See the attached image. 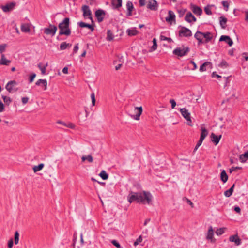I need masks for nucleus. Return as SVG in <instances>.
<instances>
[{
  "label": "nucleus",
  "mask_w": 248,
  "mask_h": 248,
  "mask_svg": "<svg viewBox=\"0 0 248 248\" xmlns=\"http://www.w3.org/2000/svg\"><path fill=\"white\" fill-rule=\"evenodd\" d=\"M91 97L92 99V104L93 106H94L95 104V94L93 93L91 95Z\"/></svg>",
  "instance_id": "864d4df0"
},
{
  "label": "nucleus",
  "mask_w": 248,
  "mask_h": 248,
  "mask_svg": "<svg viewBox=\"0 0 248 248\" xmlns=\"http://www.w3.org/2000/svg\"><path fill=\"white\" fill-rule=\"evenodd\" d=\"M220 179L224 183H226L228 179V176L224 170H221L220 173Z\"/></svg>",
  "instance_id": "cd10ccee"
},
{
  "label": "nucleus",
  "mask_w": 248,
  "mask_h": 248,
  "mask_svg": "<svg viewBox=\"0 0 248 248\" xmlns=\"http://www.w3.org/2000/svg\"><path fill=\"white\" fill-rule=\"evenodd\" d=\"M129 203L136 202L138 203L143 204H152L153 196L149 191H143L142 192H135L130 191L127 196Z\"/></svg>",
  "instance_id": "f257e3e1"
},
{
  "label": "nucleus",
  "mask_w": 248,
  "mask_h": 248,
  "mask_svg": "<svg viewBox=\"0 0 248 248\" xmlns=\"http://www.w3.org/2000/svg\"><path fill=\"white\" fill-rule=\"evenodd\" d=\"M16 84V82L15 80L10 81L6 85L5 88L9 93H14L18 90V89L15 87Z\"/></svg>",
  "instance_id": "39448f33"
},
{
  "label": "nucleus",
  "mask_w": 248,
  "mask_h": 248,
  "mask_svg": "<svg viewBox=\"0 0 248 248\" xmlns=\"http://www.w3.org/2000/svg\"><path fill=\"white\" fill-rule=\"evenodd\" d=\"M57 31V27L56 26L52 24H49L48 28L44 29V32L46 35H50L53 36Z\"/></svg>",
  "instance_id": "20e7f679"
},
{
  "label": "nucleus",
  "mask_w": 248,
  "mask_h": 248,
  "mask_svg": "<svg viewBox=\"0 0 248 248\" xmlns=\"http://www.w3.org/2000/svg\"><path fill=\"white\" fill-rule=\"evenodd\" d=\"M36 76V75L35 73H32L30 76L29 79V83H32L34 79L35 78Z\"/></svg>",
  "instance_id": "09e8293b"
},
{
  "label": "nucleus",
  "mask_w": 248,
  "mask_h": 248,
  "mask_svg": "<svg viewBox=\"0 0 248 248\" xmlns=\"http://www.w3.org/2000/svg\"><path fill=\"white\" fill-rule=\"evenodd\" d=\"M212 68V64L210 62H204L200 67V71L203 72L206 71L207 69H211Z\"/></svg>",
  "instance_id": "ddd939ff"
},
{
  "label": "nucleus",
  "mask_w": 248,
  "mask_h": 248,
  "mask_svg": "<svg viewBox=\"0 0 248 248\" xmlns=\"http://www.w3.org/2000/svg\"><path fill=\"white\" fill-rule=\"evenodd\" d=\"M180 111L184 118L187 121L188 124L191 126L192 124H190L192 123L190 117V113L188 112V110L185 108H180Z\"/></svg>",
  "instance_id": "6e6552de"
},
{
  "label": "nucleus",
  "mask_w": 248,
  "mask_h": 248,
  "mask_svg": "<svg viewBox=\"0 0 248 248\" xmlns=\"http://www.w3.org/2000/svg\"><path fill=\"white\" fill-rule=\"evenodd\" d=\"M79 49L78 44H77L75 45L73 49V54L76 53Z\"/></svg>",
  "instance_id": "bf43d9fd"
},
{
  "label": "nucleus",
  "mask_w": 248,
  "mask_h": 248,
  "mask_svg": "<svg viewBox=\"0 0 248 248\" xmlns=\"http://www.w3.org/2000/svg\"><path fill=\"white\" fill-rule=\"evenodd\" d=\"M13 246V240L12 239H11L8 241V248H12Z\"/></svg>",
  "instance_id": "052dcab7"
},
{
  "label": "nucleus",
  "mask_w": 248,
  "mask_h": 248,
  "mask_svg": "<svg viewBox=\"0 0 248 248\" xmlns=\"http://www.w3.org/2000/svg\"><path fill=\"white\" fill-rule=\"evenodd\" d=\"M19 233L18 231H16L14 234V240L15 244H17L19 242Z\"/></svg>",
  "instance_id": "37998d69"
},
{
  "label": "nucleus",
  "mask_w": 248,
  "mask_h": 248,
  "mask_svg": "<svg viewBox=\"0 0 248 248\" xmlns=\"http://www.w3.org/2000/svg\"><path fill=\"white\" fill-rule=\"evenodd\" d=\"M111 243L116 248H121V246L120 244L119 243V242L117 241H116L115 240H113L111 241Z\"/></svg>",
  "instance_id": "3c124183"
},
{
  "label": "nucleus",
  "mask_w": 248,
  "mask_h": 248,
  "mask_svg": "<svg viewBox=\"0 0 248 248\" xmlns=\"http://www.w3.org/2000/svg\"><path fill=\"white\" fill-rule=\"evenodd\" d=\"M21 30L23 32H28L30 31V28L28 24H22L21 26Z\"/></svg>",
  "instance_id": "473e14b6"
},
{
  "label": "nucleus",
  "mask_w": 248,
  "mask_h": 248,
  "mask_svg": "<svg viewBox=\"0 0 248 248\" xmlns=\"http://www.w3.org/2000/svg\"><path fill=\"white\" fill-rule=\"evenodd\" d=\"M106 15L105 11L102 9H98L95 12V16L98 22H102Z\"/></svg>",
  "instance_id": "1a4fd4ad"
},
{
  "label": "nucleus",
  "mask_w": 248,
  "mask_h": 248,
  "mask_svg": "<svg viewBox=\"0 0 248 248\" xmlns=\"http://www.w3.org/2000/svg\"><path fill=\"white\" fill-rule=\"evenodd\" d=\"M212 77H217V78H221V76L217 74L216 72H213L212 74Z\"/></svg>",
  "instance_id": "0e129e2a"
},
{
  "label": "nucleus",
  "mask_w": 248,
  "mask_h": 248,
  "mask_svg": "<svg viewBox=\"0 0 248 248\" xmlns=\"http://www.w3.org/2000/svg\"><path fill=\"white\" fill-rule=\"evenodd\" d=\"M81 159L82 161L83 162L86 160H87L90 163H92L93 161V158L91 155H88V156H83Z\"/></svg>",
  "instance_id": "58836bf2"
},
{
  "label": "nucleus",
  "mask_w": 248,
  "mask_h": 248,
  "mask_svg": "<svg viewBox=\"0 0 248 248\" xmlns=\"http://www.w3.org/2000/svg\"><path fill=\"white\" fill-rule=\"evenodd\" d=\"M166 21L169 23H171L172 21H175V15L174 13L169 10L168 12V16L165 18Z\"/></svg>",
  "instance_id": "4468645a"
},
{
  "label": "nucleus",
  "mask_w": 248,
  "mask_h": 248,
  "mask_svg": "<svg viewBox=\"0 0 248 248\" xmlns=\"http://www.w3.org/2000/svg\"><path fill=\"white\" fill-rule=\"evenodd\" d=\"M185 20L188 23H191L192 21L196 22L197 19L190 12H188L185 16Z\"/></svg>",
  "instance_id": "a211bd4d"
},
{
  "label": "nucleus",
  "mask_w": 248,
  "mask_h": 248,
  "mask_svg": "<svg viewBox=\"0 0 248 248\" xmlns=\"http://www.w3.org/2000/svg\"><path fill=\"white\" fill-rule=\"evenodd\" d=\"M190 49L188 46L184 47L183 48L181 47H177L173 51V53L179 57H183L186 55L189 51Z\"/></svg>",
  "instance_id": "7ed1b4c3"
},
{
  "label": "nucleus",
  "mask_w": 248,
  "mask_h": 248,
  "mask_svg": "<svg viewBox=\"0 0 248 248\" xmlns=\"http://www.w3.org/2000/svg\"><path fill=\"white\" fill-rule=\"evenodd\" d=\"M157 44H154L151 48L150 51H153L157 49Z\"/></svg>",
  "instance_id": "e2e57ef3"
},
{
  "label": "nucleus",
  "mask_w": 248,
  "mask_h": 248,
  "mask_svg": "<svg viewBox=\"0 0 248 248\" xmlns=\"http://www.w3.org/2000/svg\"><path fill=\"white\" fill-rule=\"evenodd\" d=\"M221 3H222V5L223 6V7L224 8H226L225 9V11H227L228 10L229 6V3H228V2L227 1H222L221 2Z\"/></svg>",
  "instance_id": "49530a36"
},
{
  "label": "nucleus",
  "mask_w": 248,
  "mask_h": 248,
  "mask_svg": "<svg viewBox=\"0 0 248 248\" xmlns=\"http://www.w3.org/2000/svg\"><path fill=\"white\" fill-rule=\"evenodd\" d=\"M229 241L232 242H234L236 246L241 245L242 243L241 239L239 238L237 234L230 236Z\"/></svg>",
  "instance_id": "2eb2a0df"
},
{
  "label": "nucleus",
  "mask_w": 248,
  "mask_h": 248,
  "mask_svg": "<svg viewBox=\"0 0 248 248\" xmlns=\"http://www.w3.org/2000/svg\"><path fill=\"white\" fill-rule=\"evenodd\" d=\"M235 184H233L232 186L228 190L224 192V195L226 197H230L233 193Z\"/></svg>",
  "instance_id": "bb28decb"
},
{
  "label": "nucleus",
  "mask_w": 248,
  "mask_h": 248,
  "mask_svg": "<svg viewBox=\"0 0 248 248\" xmlns=\"http://www.w3.org/2000/svg\"><path fill=\"white\" fill-rule=\"evenodd\" d=\"M210 5H208L207 6L204 7V11L208 15H211L212 14V12L210 9Z\"/></svg>",
  "instance_id": "c03bdc74"
},
{
  "label": "nucleus",
  "mask_w": 248,
  "mask_h": 248,
  "mask_svg": "<svg viewBox=\"0 0 248 248\" xmlns=\"http://www.w3.org/2000/svg\"><path fill=\"white\" fill-rule=\"evenodd\" d=\"M219 66L220 67H227L228 66V63L225 60H222L220 63L219 64Z\"/></svg>",
  "instance_id": "603ef678"
},
{
  "label": "nucleus",
  "mask_w": 248,
  "mask_h": 248,
  "mask_svg": "<svg viewBox=\"0 0 248 248\" xmlns=\"http://www.w3.org/2000/svg\"><path fill=\"white\" fill-rule=\"evenodd\" d=\"M11 62V61L7 60L4 54L1 56V59L0 60V64L3 65H8Z\"/></svg>",
  "instance_id": "393cba45"
},
{
  "label": "nucleus",
  "mask_w": 248,
  "mask_h": 248,
  "mask_svg": "<svg viewBox=\"0 0 248 248\" xmlns=\"http://www.w3.org/2000/svg\"><path fill=\"white\" fill-rule=\"evenodd\" d=\"M219 41H224L227 43L229 46H232L233 43L232 39L229 36L227 35H221L219 38Z\"/></svg>",
  "instance_id": "dca6fc26"
},
{
  "label": "nucleus",
  "mask_w": 248,
  "mask_h": 248,
  "mask_svg": "<svg viewBox=\"0 0 248 248\" xmlns=\"http://www.w3.org/2000/svg\"><path fill=\"white\" fill-rule=\"evenodd\" d=\"M227 22V18L224 16H221L219 17V23L222 29H225L226 27V23Z\"/></svg>",
  "instance_id": "a878e982"
},
{
  "label": "nucleus",
  "mask_w": 248,
  "mask_h": 248,
  "mask_svg": "<svg viewBox=\"0 0 248 248\" xmlns=\"http://www.w3.org/2000/svg\"><path fill=\"white\" fill-rule=\"evenodd\" d=\"M142 237L140 235L138 237V238L136 240V241L134 242V245L135 246H137L140 242H142Z\"/></svg>",
  "instance_id": "8fccbe9b"
},
{
  "label": "nucleus",
  "mask_w": 248,
  "mask_h": 248,
  "mask_svg": "<svg viewBox=\"0 0 248 248\" xmlns=\"http://www.w3.org/2000/svg\"><path fill=\"white\" fill-rule=\"evenodd\" d=\"M99 175L104 180H107L108 178V175L107 174V173L104 170H102L101 171V172L100 173V174H99Z\"/></svg>",
  "instance_id": "c9c22d12"
},
{
  "label": "nucleus",
  "mask_w": 248,
  "mask_h": 248,
  "mask_svg": "<svg viewBox=\"0 0 248 248\" xmlns=\"http://www.w3.org/2000/svg\"><path fill=\"white\" fill-rule=\"evenodd\" d=\"M16 3L15 2H12L6 4L5 5H1V8L4 12H8L12 10L15 6Z\"/></svg>",
  "instance_id": "f8f14e48"
},
{
  "label": "nucleus",
  "mask_w": 248,
  "mask_h": 248,
  "mask_svg": "<svg viewBox=\"0 0 248 248\" xmlns=\"http://www.w3.org/2000/svg\"><path fill=\"white\" fill-rule=\"evenodd\" d=\"M186 11V9H184V10L182 9V10H178V12L179 13V16L180 17H182L184 16V15L185 14Z\"/></svg>",
  "instance_id": "5fc2aeb1"
},
{
  "label": "nucleus",
  "mask_w": 248,
  "mask_h": 248,
  "mask_svg": "<svg viewBox=\"0 0 248 248\" xmlns=\"http://www.w3.org/2000/svg\"><path fill=\"white\" fill-rule=\"evenodd\" d=\"M66 127L70 128L71 129H74L75 127V125L72 123H68L67 124H66Z\"/></svg>",
  "instance_id": "13d9d810"
},
{
  "label": "nucleus",
  "mask_w": 248,
  "mask_h": 248,
  "mask_svg": "<svg viewBox=\"0 0 248 248\" xmlns=\"http://www.w3.org/2000/svg\"><path fill=\"white\" fill-rule=\"evenodd\" d=\"M170 103L171 104V108H174L176 105L175 101L174 99H170Z\"/></svg>",
  "instance_id": "6e6d98bb"
},
{
  "label": "nucleus",
  "mask_w": 248,
  "mask_h": 248,
  "mask_svg": "<svg viewBox=\"0 0 248 248\" xmlns=\"http://www.w3.org/2000/svg\"><path fill=\"white\" fill-rule=\"evenodd\" d=\"M234 210L238 214H240L241 213V209L239 206H234Z\"/></svg>",
  "instance_id": "69168bd1"
},
{
  "label": "nucleus",
  "mask_w": 248,
  "mask_h": 248,
  "mask_svg": "<svg viewBox=\"0 0 248 248\" xmlns=\"http://www.w3.org/2000/svg\"><path fill=\"white\" fill-rule=\"evenodd\" d=\"M202 32H201L200 31H197V32L194 34V37L197 40L198 39H203V35H202Z\"/></svg>",
  "instance_id": "4c0bfd02"
},
{
  "label": "nucleus",
  "mask_w": 248,
  "mask_h": 248,
  "mask_svg": "<svg viewBox=\"0 0 248 248\" xmlns=\"http://www.w3.org/2000/svg\"><path fill=\"white\" fill-rule=\"evenodd\" d=\"M180 27L181 28V29L179 31V37H189L192 36V32L190 30L185 27L180 26Z\"/></svg>",
  "instance_id": "423d86ee"
},
{
  "label": "nucleus",
  "mask_w": 248,
  "mask_h": 248,
  "mask_svg": "<svg viewBox=\"0 0 248 248\" xmlns=\"http://www.w3.org/2000/svg\"><path fill=\"white\" fill-rule=\"evenodd\" d=\"M71 44L69 43H66V42H62L61 44L60 48L61 50H64L65 49L67 46H71Z\"/></svg>",
  "instance_id": "ea45409f"
},
{
  "label": "nucleus",
  "mask_w": 248,
  "mask_h": 248,
  "mask_svg": "<svg viewBox=\"0 0 248 248\" xmlns=\"http://www.w3.org/2000/svg\"><path fill=\"white\" fill-rule=\"evenodd\" d=\"M29 101V98L28 97H24L22 98V102L23 104H26Z\"/></svg>",
  "instance_id": "680f3d73"
},
{
  "label": "nucleus",
  "mask_w": 248,
  "mask_h": 248,
  "mask_svg": "<svg viewBox=\"0 0 248 248\" xmlns=\"http://www.w3.org/2000/svg\"><path fill=\"white\" fill-rule=\"evenodd\" d=\"M1 97L6 105L9 106L12 102V99L9 97L2 95Z\"/></svg>",
  "instance_id": "2f4dec72"
},
{
  "label": "nucleus",
  "mask_w": 248,
  "mask_h": 248,
  "mask_svg": "<svg viewBox=\"0 0 248 248\" xmlns=\"http://www.w3.org/2000/svg\"><path fill=\"white\" fill-rule=\"evenodd\" d=\"M214 236V230L212 227L210 226L206 236V239L207 240H210L211 242H214L215 240L213 239Z\"/></svg>",
  "instance_id": "6ab92c4d"
},
{
  "label": "nucleus",
  "mask_w": 248,
  "mask_h": 248,
  "mask_svg": "<svg viewBox=\"0 0 248 248\" xmlns=\"http://www.w3.org/2000/svg\"><path fill=\"white\" fill-rule=\"evenodd\" d=\"M114 38V35L110 30H107V35L106 39L108 41H111L113 40Z\"/></svg>",
  "instance_id": "72a5a7b5"
},
{
  "label": "nucleus",
  "mask_w": 248,
  "mask_h": 248,
  "mask_svg": "<svg viewBox=\"0 0 248 248\" xmlns=\"http://www.w3.org/2000/svg\"><path fill=\"white\" fill-rule=\"evenodd\" d=\"M160 39L161 40L167 41L169 42H171L172 41V40L171 38H168L163 35L160 36Z\"/></svg>",
  "instance_id": "de8ad7c7"
},
{
  "label": "nucleus",
  "mask_w": 248,
  "mask_h": 248,
  "mask_svg": "<svg viewBox=\"0 0 248 248\" xmlns=\"http://www.w3.org/2000/svg\"><path fill=\"white\" fill-rule=\"evenodd\" d=\"M241 169L242 167H232L231 169H230V172L232 173L233 171Z\"/></svg>",
  "instance_id": "4d7b16f0"
},
{
  "label": "nucleus",
  "mask_w": 248,
  "mask_h": 248,
  "mask_svg": "<svg viewBox=\"0 0 248 248\" xmlns=\"http://www.w3.org/2000/svg\"><path fill=\"white\" fill-rule=\"evenodd\" d=\"M41 84H42L44 86V90H46L47 89V81L46 79H39L36 83L35 84L37 86H40Z\"/></svg>",
  "instance_id": "c756f323"
},
{
  "label": "nucleus",
  "mask_w": 248,
  "mask_h": 248,
  "mask_svg": "<svg viewBox=\"0 0 248 248\" xmlns=\"http://www.w3.org/2000/svg\"><path fill=\"white\" fill-rule=\"evenodd\" d=\"M248 158V157L247 155H245V153L243 154H241L239 156L240 161L242 163H245L246 162L247 159Z\"/></svg>",
  "instance_id": "79ce46f5"
},
{
  "label": "nucleus",
  "mask_w": 248,
  "mask_h": 248,
  "mask_svg": "<svg viewBox=\"0 0 248 248\" xmlns=\"http://www.w3.org/2000/svg\"><path fill=\"white\" fill-rule=\"evenodd\" d=\"M69 26L70 19L68 17H65L58 25L60 30L59 35L69 36L71 33Z\"/></svg>",
  "instance_id": "f03ea898"
},
{
  "label": "nucleus",
  "mask_w": 248,
  "mask_h": 248,
  "mask_svg": "<svg viewBox=\"0 0 248 248\" xmlns=\"http://www.w3.org/2000/svg\"><path fill=\"white\" fill-rule=\"evenodd\" d=\"M78 25L79 27H80L81 28H88L89 29H90L91 30V31L92 32H93L94 31V30L93 25L90 24H88V23H85V22H82V21H80V22H78Z\"/></svg>",
  "instance_id": "aec40b11"
},
{
  "label": "nucleus",
  "mask_w": 248,
  "mask_h": 248,
  "mask_svg": "<svg viewBox=\"0 0 248 248\" xmlns=\"http://www.w3.org/2000/svg\"><path fill=\"white\" fill-rule=\"evenodd\" d=\"M146 0H139V5L140 7H142L145 5Z\"/></svg>",
  "instance_id": "338daca9"
},
{
  "label": "nucleus",
  "mask_w": 248,
  "mask_h": 248,
  "mask_svg": "<svg viewBox=\"0 0 248 248\" xmlns=\"http://www.w3.org/2000/svg\"><path fill=\"white\" fill-rule=\"evenodd\" d=\"M126 5L127 9V16H131L132 15V12L134 8L133 3L131 1H128Z\"/></svg>",
  "instance_id": "412c9836"
},
{
  "label": "nucleus",
  "mask_w": 248,
  "mask_h": 248,
  "mask_svg": "<svg viewBox=\"0 0 248 248\" xmlns=\"http://www.w3.org/2000/svg\"><path fill=\"white\" fill-rule=\"evenodd\" d=\"M143 111L142 107H136L134 108V113L133 114H130L131 117L136 120H139L140 116L142 114Z\"/></svg>",
  "instance_id": "0eeeda50"
},
{
  "label": "nucleus",
  "mask_w": 248,
  "mask_h": 248,
  "mask_svg": "<svg viewBox=\"0 0 248 248\" xmlns=\"http://www.w3.org/2000/svg\"><path fill=\"white\" fill-rule=\"evenodd\" d=\"M208 132L207 130L205 127H202L201 128V133L200 135V138L201 140H204L205 137L207 136Z\"/></svg>",
  "instance_id": "c85d7f7f"
},
{
  "label": "nucleus",
  "mask_w": 248,
  "mask_h": 248,
  "mask_svg": "<svg viewBox=\"0 0 248 248\" xmlns=\"http://www.w3.org/2000/svg\"><path fill=\"white\" fill-rule=\"evenodd\" d=\"M221 137V135L217 136L214 133H212L210 135L211 140L215 145H217L219 143Z\"/></svg>",
  "instance_id": "f3484780"
},
{
  "label": "nucleus",
  "mask_w": 248,
  "mask_h": 248,
  "mask_svg": "<svg viewBox=\"0 0 248 248\" xmlns=\"http://www.w3.org/2000/svg\"><path fill=\"white\" fill-rule=\"evenodd\" d=\"M44 167V164L43 163H40L37 166H34L32 169L33 170L34 172L36 173L37 171L41 170Z\"/></svg>",
  "instance_id": "f704fd0d"
},
{
  "label": "nucleus",
  "mask_w": 248,
  "mask_h": 248,
  "mask_svg": "<svg viewBox=\"0 0 248 248\" xmlns=\"http://www.w3.org/2000/svg\"><path fill=\"white\" fill-rule=\"evenodd\" d=\"M111 5L113 9H118L122 6V0H111Z\"/></svg>",
  "instance_id": "4be33fe9"
},
{
  "label": "nucleus",
  "mask_w": 248,
  "mask_h": 248,
  "mask_svg": "<svg viewBox=\"0 0 248 248\" xmlns=\"http://www.w3.org/2000/svg\"><path fill=\"white\" fill-rule=\"evenodd\" d=\"M6 46L7 45L6 44L0 45V53L1 55L3 54V53L5 51Z\"/></svg>",
  "instance_id": "a18cd8bd"
},
{
  "label": "nucleus",
  "mask_w": 248,
  "mask_h": 248,
  "mask_svg": "<svg viewBox=\"0 0 248 248\" xmlns=\"http://www.w3.org/2000/svg\"><path fill=\"white\" fill-rule=\"evenodd\" d=\"M211 32L208 31L202 33L203 38H205L204 40L205 43H208L212 39L213 36H211Z\"/></svg>",
  "instance_id": "b1692460"
},
{
  "label": "nucleus",
  "mask_w": 248,
  "mask_h": 248,
  "mask_svg": "<svg viewBox=\"0 0 248 248\" xmlns=\"http://www.w3.org/2000/svg\"><path fill=\"white\" fill-rule=\"evenodd\" d=\"M158 5L155 0H149L147 4V8L153 11L158 9Z\"/></svg>",
  "instance_id": "9d476101"
},
{
  "label": "nucleus",
  "mask_w": 248,
  "mask_h": 248,
  "mask_svg": "<svg viewBox=\"0 0 248 248\" xmlns=\"http://www.w3.org/2000/svg\"><path fill=\"white\" fill-rule=\"evenodd\" d=\"M242 55L243 56H245L244 57V59L246 61H248V53H247V52H244L242 53Z\"/></svg>",
  "instance_id": "774afa93"
},
{
  "label": "nucleus",
  "mask_w": 248,
  "mask_h": 248,
  "mask_svg": "<svg viewBox=\"0 0 248 248\" xmlns=\"http://www.w3.org/2000/svg\"><path fill=\"white\" fill-rule=\"evenodd\" d=\"M192 10L195 14L200 16L202 14V10L200 7L194 5H192Z\"/></svg>",
  "instance_id": "5701e85b"
},
{
  "label": "nucleus",
  "mask_w": 248,
  "mask_h": 248,
  "mask_svg": "<svg viewBox=\"0 0 248 248\" xmlns=\"http://www.w3.org/2000/svg\"><path fill=\"white\" fill-rule=\"evenodd\" d=\"M82 10L83 12V15L84 17H86L89 16V18L92 20V22H93V19L92 17L91 16L92 12L90 10L89 7L87 5H84L82 6Z\"/></svg>",
  "instance_id": "9b49d317"
},
{
  "label": "nucleus",
  "mask_w": 248,
  "mask_h": 248,
  "mask_svg": "<svg viewBox=\"0 0 248 248\" xmlns=\"http://www.w3.org/2000/svg\"><path fill=\"white\" fill-rule=\"evenodd\" d=\"M126 32L129 36H132L137 35L138 33V31L135 28H132L131 29H127Z\"/></svg>",
  "instance_id": "7c9ffc66"
},
{
  "label": "nucleus",
  "mask_w": 248,
  "mask_h": 248,
  "mask_svg": "<svg viewBox=\"0 0 248 248\" xmlns=\"http://www.w3.org/2000/svg\"><path fill=\"white\" fill-rule=\"evenodd\" d=\"M226 229V228L225 227L220 228L219 229H217L216 231V233L218 236L221 235L224 233V230Z\"/></svg>",
  "instance_id": "a19ab883"
},
{
  "label": "nucleus",
  "mask_w": 248,
  "mask_h": 248,
  "mask_svg": "<svg viewBox=\"0 0 248 248\" xmlns=\"http://www.w3.org/2000/svg\"><path fill=\"white\" fill-rule=\"evenodd\" d=\"M47 66V63H46L44 66H42V63H39L38 64V67L41 71V73L43 75L45 74L46 71V67Z\"/></svg>",
  "instance_id": "e433bc0d"
}]
</instances>
